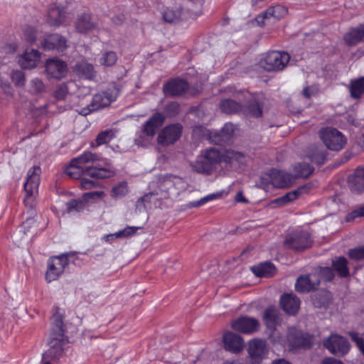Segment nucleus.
Listing matches in <instances>:
<instances>
[{
    "instance_id": "f257e3e1",
    "label": "nucleus",
    "mask_w": 364,
    "mask_h": 364,
    "mask_svg": "<svg viewBox=\"0 0 364 364\" xmlns=\"http://www.w3.org/2000/svg\"><path fill=\"white\" fill-rule=\"evenodd\" d=\"M41 173V169L38 166L31 167L27 172V178L24 183V189L26 191L24 203L28 209L29 217H28L22 224L21 228L23 230L24 234L36 223V220L33 218V216L36 215V211L33 207L35 205V198L38 192Z\"/></svg>"
},
{
    "instance_id": "f03ea898",
    "label": "nucleus",
    "mask_w": 364,
    "mask_h": 364,
    "mask_svg": "<svg viewBox=\"0 0 364 364\" xmlns=\"http://www.w3.org/2000/svg\"><path fill=\"white\" fill-rule=\"evenodd\" d=\"M102 166L96 165L95 166L81 167L77 164H73L71 161L70 165L66 168L65 173L72 178H78L82 174H85L93 178L103 179L112 177L114 175V170L111 166L107 159L102 160Z\"/></svg>"
},
{
    "instance_id": "7ed1b4c3",
    "label": "nucleus",
    "mask_w": 364,
    "mask_h": 364,
    "mask_svg": "<svg viewBox=\"0 0 364 364\" xmlns=\"http://www.w3.org/2000/svg\"><path fill=\"white\" fill-rule=\"evenodd\" d=\"M159 131V113H155L139 130L134 137V144L138 146L148 147L152 144L155 136Z\"/></svg>"
},
{
    "instance_id": "20e7f679",
    "label": "nucleus",
    "mask_w": 364,
    "mask_h": 364,
    "mask_svg": "<svg viewBox=\"0 0 364 364\" xmlns=\"http://www.w3.org/2000/svg\"><path fill=\"white\" fill-rule=\"evenodd\" d=\"M294 177L289 173L279 170H271L261 176V186L268 191L272 187L284 188L291 186Z\"/></svg>"
},
{
    "instance_id": "39448f33",
    "label": "nucleus",
    "mask_w": 364,
    "mask_h": 364,
    "mask_svg": "<svg viewBox=\"0 0 364 364\" xmlns=\"http://www.w3.org/2000/svg\"><path fill=\"white\" fill-rule=\"evenodd\" d=\"M319 136L326 146L332 151H340L346 144L344 135L333 127H326L321 130Z\"/></svg>"
},
{
    "instance_id": "423d86ee",
    "label": "nucleus",
    "mask_w": 364,
    "mask_h": 364,
    "mask_svg": "<svg viewBox=\"0 0 364 364\" xmlns=\"http://www.w3.org/2000/svg\"><path fill=\"white\" fill-rule=\"evenodd\" d=\"M247 353L249 364H261L269 353L267 342L260 338L251 339L248 342Z\"/></svg>"
},
{
    "instance_id": "0eeeda50",
    "label": "nucleus",
    "mask_w": 364,
    "mask_h": 364,
    "mask_svg": "<svg viewBox=\"0 0 364 364\" xmlns=\"http://www.w3.org/2000/svg\"><path fill=\"white\" fill-rule=\"evenodd\" d=\"M290 57L284 52L272 51L267 53L260 62L261 66L267 71L282 70L287 65Z\"/></svg>"
},
{
    "instance_id": "6e6552de",
    "label": "nucleus",
    "mask_w": 364,
    "mask_h": 364,
    "mask_svg": "<svg viewBox=\"0 0 364 364\" xmlns=\"http://www.w3.org/2000/svg\"><path fill=\"white\" fill-rule=\"evenodd\" d=\"M68 264V259L65 255L50 257L47 262L46 279L51 282L58 279L64 272L65 267Z\"/></svg>"
},
{
    "instance_id": "1a4fd4ad",
    "label": "nucleus",
    "mask_w": 364,
    "mask_h": 364,
    "mask_svg": "<svg viewBox=\"0 0 364 364\" xmlns=\"http://www.w3.org/2000/svg\"><path fill=\"white\" fill-rule=\"evenodd\" d=\"M77 33L88 34L99 29V23L91 13L83 11L77 15L74 23Z\"/></svg>"
},
{
    "instance_id": "9d476101",
    "label": "nucleus",
    "mask_w": 364,
    "mask_h": 364,
    "mask_svg": "<svg viewBox=\"0 0 364 364\" xmlns=\"http://www.w3.org/2000/svg\"><path fill=\"white\" fill-rule=\"evenodd\" d=\"M311 241L309 234L305 231L294 232L288 235L285 240V246L295 251H302L311 246Z\"/></svg>"
},
{
    "instance_id": "9b49d317",
    "label": "nucleus",
    "mask_w": 364,
    "mask_h": 364,
    "mask_svg": "<svg viewBox=\"0 0 364 364\" xmlns=\"http://www.w3.org/2000/svg\"><path fill=\"white\" fill-rule=\"evenodd\" d=\"M323 345L331 353L338 356L346 355L350 350L347 339L338 335H331L323 341Z\"/></svg>"
},
{
    "instance_id": "f8f14e48",
    "label": "nucleus",
    "mask_w": 364,
    "mask_h": 364,
    "mask_svg": "<svg viewBox=\"0 0 364 364\" xmlns=\"http://www.w3.org/2000/svg\"><path fill=\"white\" fill-rule=\"evenodd\" d=\"M46 74L48 78L61 80L64 78L68 73V66L65 62L57 58H50L45 63Z\"/></svg>"
},
{
    "instance_id": "ddd939ff",
    "label": "nucleus",
    "mask_w": 364,
    "mask_h": 364,
    "mask_svg": "<svg viewBox=\"0 0 364 364\" xmlns=\"http://www.w3.org/2000/svg\"><path fill=\"white\" fill-rule=\"evenodd\" d=\"M231 327L236 331L245 334H252L259 329L260 323L255 318L241 316L232 321Z\"/></svg>"
},
{
    "instance_id": "4468645a",
    "label": "nucleus",
    "mask_w": 364,
    "mask_h": 364,
    "mask_svg": "<svg viewBox=\"0 0 364 364\" xmlns=\"http://www.w3.org/2000/svg\"><path fill=\"white\" fill-rule=\"evenodd\" d=\"M319 284V274L314 271L300 276L295 283V289L298 292L306 293L317 289Z\"/></svg>"
},
{
    "instance_id": "2eb2a0df",
    "label": "nucleus",
    "mask_w": 364,
    "mask_h": 364,
    "mask_svg": "<svg viewBox=\"0 0 364 364\" xmlns=\"http://www.w3.org/2000/svg\"><path fill=\"white\" fill-rule=\"evenodd\" d=\"M287 343L291 349L309 348L311 346V338L301 331L291 328L287 333Z\"/></svg>"
},
{
    "instance_id": "dca6fc26",
    "label": "nucleus",
    "mask_w": 364,
    "mask_h": 364,
    "mask_svg": "<svg viewBox=\"0 0 364 364\" xmlns=\"http://www.w3.org/2000/svg\"><path fill=\"white\" fill-rule=\"evenodd\" d=\"M116 97L109 91L97 93L93 96L92 104L87 109H84L81 114H87L92 111H95L111 104L115 100Z\"/></svg>"
},
{
    "instance_id": "f3484780",
    "label": "nucleus",
    "mask_w": 364,
    "mask_h": 364,
    "mask_svg": "<svg viewBox=\"0 0 364 364\" xmlns=\"http://www.w3.org/2000/svg\"><path fill=\"white\" fill-rule=\"evenodd\" d=\"M67 18V14L65 9L56 4H51L47 12L46 22L53 27L63 26Z\"/></svg>"
},
{
    "instance_id": "a211bd4d",
    "label": "nucleus",
    "mask_w": 364,
    "mask_h": 364,
    "mask_svg": "<svg viewBox=\"0 0 364 364\" xmlns=\"http://www.w3.org/2000/svg\"><path fill=\"white\" fill-rule=\"evenodd\" d=\"M41 45L45 50H56L58 51H63L68 47L67 40L58 33L48 36L41 42Z\"/></svg>"
},
{
    "instance_id": "6ab92c4d",
    "label": "nucleus",
    "mask_w": 364,
    "mask_h": 364,
    "mask_svg": "<svg viewBox=\"0 0 364 364\" xmlns=\"http://www.w3.org/2000/svg\"><path fill=\"white\" fill-rule=\"evenodd\" d=\"M41 59V53L33 48L25 50L18 58V63L23 69H32L37 66Z\"/></svg>"
},
{
    "instance_id": "aec40b11",
    "label": "nucleus",
    "mask_w": 364,
    "mask_h": 364,
    "mask_svg": "<svg viewBox=\"0 0 364 364\" xmlns=\"http://www.w3.org/2000/svg\"><path fill=\"white\" fill-rule=\"evenodd\" d=\"M223 343L225 350L232 353H238L244 348L242 338L240 335L230 331L224 333Z\"/></svg>"
},
{
    "instance_id": "412c9836",
    "label": "nucleus",
    "mask_w": 364,
    "mask_h": 364,
    "mask_svg": "<svg viewBox=\"0 0 364 364\" xmlns=\"http://www.w3.org/2000/svg\"><path fill=\"white\" fill-rule=\"evenodd\" d=\"M287 14V9L286 7L281 5H277L269 8L262 15L258 16L256 18V21L258 24L262 26L265 24V20L270 19L271 18L279 20L284 18Z\"/></svg>"
},
{
    "instance_id": "4be33fe9",
    "label": "nucleus",
    "mask_w": 364,
    "mask_h": 364,
    "mask_svg": "<svg viewBox=\"0 0 364 364\" xmlns=\"http://www.w3.org/2000/svg\"><path fill=\"white\" fill-rule=\"evenodd\" d=\"M348 185L355 193L364 191V168H357L348 178Z\"/></svg>"
},
{
    "instance_id": "5701e85b",
    "label": "nucleus",
    "mask_w": 364,
    "mask_h": 364,
    "mask_svg": "<svg viewBox=\"0 0 364 364\" xmlns=\"http://www.w3.org/2000/svg\"><path fill=\"white\" fill-rule=\"evenodd\" d=\"M162 18L166 23H174L186 18V14L178 5H173L164 8Z\"/></svg>"
},
{
    "instance_id": "b1692460",
    "label": "nucleus",
    "mask_w": 364,
    "mask_h": 364,
    "mask_svg": "<svg viewBox=\"0 0 364 364\" xmlns=\"http://www.w3.org/2000/svg\"><path fill=\"white\" fill-rule=\"evenodd\" d=\"M182 127L179 124H172L164 128L161 133V144H172L178 139Z\"/></svg>"
},
{
    "instance_id": "393cba45",
    "label": "nucleus",
    "mask_w": 364,
    "mask_h": 364,
    "mask_svg": "<svg viewBox=\"0 0 364 364\" xmlns=\"http://www.w3.org/2000/svg\"><path fill=\"white\" fill-rule=\"evenodd\" d=\"M346 45L354 46L364 42V24L350 29L343 36Z\"/></svg>"
},
{
    "instance_id": "a878e982",
    "label": "nucleus",
    "mask_w": 364,
    "mask_h": 364,
    "mask_svg": "<svg viewBox=\"0 0 364 364\" xmlns=\"http://www.w3.org/2000/svg\"><path fill=\"white\" fill-rule=\"evenodd\" d=\"M280 304L285 312L289 314H294L299 309L300 300L294 294H287L281 297Z\"/></svg>"
},
{
    "instance_id": "bb28decb",
    "label": "nucleus",
    "mask_w": 364,
    "mask_h": 364,
    "mask_svg": "<svg viewBox=\"0 0 364 364\" xmlns=\"http://www.w3.org/2000/svg\"><path fill=\"white\" fill-rule=\"evenodd\" d=\"M188 87L187 82L182 80H173L164 87L166 95L176 96L183 94Z\"/></svg>"
},
{
    "instance_id": "cd10ccee",
    "label": "nucleus",
    "mask_w": 364,
    "mask_h": 364,
    "mask_svg": "<svg viewBox=\"0 0 364 364\" xmlns=\"http://www.w3.org/2000/svg\"><path fill=\"white\" fill-rule=\"evenodd\" d=\"M65 341L63 338L52 337L49 342L50 348L46 352V355L53 358L58 359L63 353V345Z\"/></svg>"
},
{
    "instance_id": "c85d7f7f",
    "label": "nucleus",
    "mask_w": 364,
    "mask_h": 364,
    "mask_svg": "<svg viewBox=\"0 0 364 364\" xmlns=\"http://www.w3.org/2000/svg\"><path fill=\"white\" fill-rule=\"evenodd\" d=\"M192 168L198 173L210 174L216 167L210 160L203 155L200 158L191 164Z\"/></svg>"
},
{
    "instance_id": "c756f323",
    "label": "nucleus",
    "mask_w": 364,
    "mask_h": 364,
    "mask_svg": "<svg viewBox=\"0 0 364 364\" xmlns=\"http://www.w3.org/2000/svg\"><path fill=\"white\" fill-rule=\"evenodd\" d=\"M192 168L198 173L210 174L216 167L210 160L203 155L200 158L191 164Z\"/></svg>"
},
{
    "instance_id": "7c9ffc66",
    "label": "nucleus",
    "mask_w": 364,
    "mask_h": 364,
    "mask_svg": "<svg viewBox=\"0 0 364 364\" xmlns=\"http://www.w3.org/2000/svg\"><path fill=\"white\" fill-rule=\"evenodd\" d=\"M263 320L268 328L274 329L279 321L278 309L274 306L267 308L264 311Z\"/></svg>"
},
{
    "instance_id": "2f4dec72",
    "label": "nucleus",
    "mask_w": 364,
    "mask_h": 364,
    "mask_svg": "<svg viewBox=\"0 0 364 364\" xmlns=\"http://www.w3.org/2000/svg\"><path fill=\"white\" fill-rule=\"evenodd\" d=\"M262 105L259 100L255 99L242 108L243 114L250 117H259L262 113Z\"/></svg>"
},
{
    "instance_id": "473e14b6",
    "label": "nucleus",
    "mask_w": 364,
    "mask_h": 364,
    "mask_svg": "<svg viewBox=\"0 0 364 364\" xmlns=\"http://www.w3.org/2000/svg\"><path fill=\"white\" fill-rule=\"evenodd\" d=\"M76 73L85 79L91 80L95 76V71L92 64L87 62H81L75 65Z\"/></svg>"
},
{
    "instance_id": "72a5a7b5",
    "label": "nucleus",
    "mask_w": 364,
    "mask_h": 364,
    "mask_svg": "<svg viewBox=\"0 0 364 364\" xmlns=\"http://www.w3.org/2000/svg\"><path fill=\"white\" fill-rule=\"evenodd\" d=\"M129 191L128 184L126 181H120L114 184L110 191V196L113 199H120L125 197Z\"/></svg>"
},
{
    "instance_id": "f704fd0d",
    "label": "nucleus",
    "mask_w": 364,
    "mask_h": 364,
    "mask_svg": "<svg viewBox=\"0 0 364 364\" xmlns=\"http://www.w3.org/2000/svg\"><path fill=\"white\" fill-rule=\"evenodd\" d=\"M47 87L42 79L34 77L31 79L28 85V91L31 95H41L46 92Z\"/></svg>"
},
{
    "instance_id": "c9c22d12",
    "label": "nucleus",
    "mask_w": 364,
    "mask_h": 364,
    "mask_svg": "<svg viewBox=\"0 0 364 364\" xmlns=\"http://www.w3.org/2000/svg\"><path fill=\"white\" fill-rule=\"evenodd\" d=\"M253 272L258 277H271L275 273L274 266L269 262L261 264L252 267Z\"/></svg>"
},
{
    "instance_id": "e433bc0d",
    "label": "nucleus",
    "mask_w": 364,
    "mask_h": 364,
    "mask_svg": "<svg viewBox=\"0 0 364 364\" xmlns=\"http://www.w3.org/2000/svg\"><path fill=\"white\" fill-rule=\"evenodd\" d=\"M306 189L307 188L306 186L300 187L296 190L287 193L284 196L276 199L274 201L280 205H284L296 199L301 194L304 193Z\"/></svg>"
},
{
    "instance_id": "4c0bfd02",
    "label": "nucleus",
    "mask_w": 364,
    "mask_h": 364,
    "mask_svg": "<svg viewBox=\"0 0 364 364\" xmlns=\"http://www.w3.org/2000/svg\"><path fill=\"white\" fill-rule=\"evenodd\" d=\"M52 331L53 337H63V318L60 314L56 313L53 316L52 318Z\"/></svg>"
},
{
    "instance_id": "58836bf2",
    "label": "nucleus",
    "mask_w": 364,
    "mask_h": 364,
    "mask_svg": "<svg viewBox=\"0 0 364 364\" xmlns=\"http://www.w3.org/2000/svg\"><path fill=\"white\" fill-rule=\"evenodd\" d=\"M348 261L344 257H339L332 261V266L338 274L343 277L349 274Z\"/></svg>"
},
{
    "instance_id": "ea45409f",
    "label": "nucleus",
    "mask_w": 364,
    "mask_h": 364,
    "mask_svg": "<svg viewBox=\"0 0 364 364\" xmlns=\"http://www.w3.org/2000/svg\"><path fill=\"white\" fill-rule=\"evenodd\" d=\"M117 60V53L112 50L105 51L102 53L98 63L103 67H112Z\"/></svg>"
},
{
    "instance_id": "a19ab883",
    "label": "nucleus",
    "mask_w": 364,
    "mask_h": 364,
    "mask_svg": "<svg viewBox=\"0 0 364 364\" xmlns=\"http://www.w3.org/2000/svg\"><path fill=\"white\" fill-rule=\"evenodd\" d=\"M293 171L294 178L299 177L305 178L308 177L312 173L313 168L308 163H298L294 165Z\"/></svg>"
},
{
    "instance_id": "79ce46f5",
    "label": "nucleus",
    "mask_w": 364,
    "mask_h": 364,
    "mask_svg": "<svg viewBox=\"0 0 364 364\" xmlns=\"http://www.w3.org/2000/svg\"><path fill=\"white\" fill-rule=\"evenodd\" d=\"M220 108L223 112L228 114L235 113L242 109V107L238 103L229 99L222 100L220 103Z\"/></svg>"
},
{
    "instance_id": "37998d69",
    "label": "nucleus",
    "mask_w": 364,
    "mask_h": 364,
    "mask_svg": "<svg viewBox=\"0 0 364 364\" xmlns=\"http://www.w3.org/2000/svg\"><path fill=\"white\" fill-rule=\"evenodd\" d=\"M99 160L98 156L91 152H85L80 156L73 159V164H77L81 167H84V165L90 162H95Z\"/></svg>"
},
{
    "instance_id": "c03bdc74",
    "label": "nucleus",
    "mask_w": 364,
    "mask_h": 364,
    "mask_svg": "<svg viewBox=\"0 0 364 364\" xmlns=\"http://www.w3.org/2000/svg\"><path fill=\"white\" fill-rule=\"evenodd\" d=\"M116 136V130L106 129L101 132L96 138L97 146H100L109 142Z\"/></svg>"
},
{
    "instance_id": "a18cd8bd",
    "label": "nucleus",
    "mask_w": 364,
    "mask_h": 364,
    "mask_svg": "<svg viewBox=\"0 0 364 364\" xmlns=\"http://www.w3.org/2000/svg\"><path fill=\"white\" fill-rule=\"evenodd\" d=\"M364 93V77L352 82L350 85V94L354 98L360 97Z\"/></svg>"
},
{
    "instance_id": "49530a36",
    "label": "nucleus",
    "mask_w": 364,
    "mask_h": 364,
    "mask_svg": "<svg viewBox=\"0 0 364 364\" xmlns=\"http://www.w3.org/2000/svg\"><path fill=\"white\" fill-rule=\"evenodd\" d=\"M224 161L229 162L230 164H233L235 162H237L242 164L244 162L245 156L238 151H235L234 150H228L225 154L223 155Z\"/></svg>"
},
{
    "instance_id": "de8ad7c7",
    "label": "nucleus",
    "mask_w": 364,
    "mask_h": 364,
    "mask_svg": "<svg viewBox=\"0 0 364 364\" xmlns=\"http://www.w3.org/2000/svg\"><path fill=\"white\" fill-rule=\"evenodd\" d=\"M221 196H222V192H218L215 193L209 194V195L200 198L198 200L189 203L188 207L189 208H196V207L201 206L209 201L219 198Z\"/></svg>"
},
{
    "instance_id": "09e8293b",
    "label": "nucleus",
    "mask_w": 364,
    "mask_h": 364,
    "mask_svg": "<svg viewBox=\"0 0 364 364\" xmlns=\"http://www.w3.org/2000/svg\"><path fill=\"white\" fill-rule=\"evenodd\" d=\"M203 155L205 156V159L210 160L215 166L224 160L223 155L215 149L207 150Z\"/></svg>"
},
{
    "instance_id": "8fccbe9b",
    "label": "nucleus",
    "mask_w": 364,
    "mask_h": 364,
    "mask_svg": "<svg viewBox=\"0 0 364 364\" xmlns=\"http://www.w3.org/2000/svg\"><path fill=\"white\" fill-rule=\"evenodd\" d=\"M141 228L139 226H127L123 230H119L114 233L111 237L125 238L128 237H131L135 235L138 230H140Z\"/></svg>"
},
{
    "instance_id": "3c124183",
    "label": "nucleus",
    "mask_w": 364,
    "mask_h": 364,
    "mask_svg": "<svg viewBox=\"0 0 364 364\" xmlns=\"http://www.w3.org/2000/svg\"><path fill=\"white\" fill-rule=\"evenodd\" d=\"M85 201L82 200H70L67 203V209L69 213L81 212L85 208Z\"/></svg>"
},
{
    "instance_id": "603ef678",
    "label": "nucleus",
    "mask_w": 364,
    "mask_h": 364,
    "mask_svg": "<svg viewBox=\"0 0 364 364\" xmlns=\"http://www.w3.org/2000/svg\"><path fill=\"white\" fill-rule=\"evenodd\" d=\"M174 191L173 182L171 177L161 180V191L164 193V198H168L171 192Z\"/></svg>"
},
{
    "instance_id": "864d4df0",
    "label": "nucleus",
    "mask_w": 364,
    "mask_h": 364,
    "mask_svg": "<svg viewBox=\"0 0 364 364\" xmlns=\"http://www.w3.org/2000/svg\"><path fill=\"white\" fill-rule=\"evenodd\" d=\"M68 93L69 92L67 84L63 83L57 86L53 92V97L57 100H63L66 98Z\"/></svg>"
},
{
    "instance_id": "5fc2aeb1",
    "label": "nucleus",
    "mask_w": 364,
    "mask_h": 364,
    "mask_svg": "<svg viewBox=\"0 0 364 364\" xmlns=\"http://www.w3.org/2000/svg\"><path fill=\"white\" fill-rule=\"evenodd\" d=\"M315 272H318L319 274V280L321 279L326 281H331L334 277V273L331 268L330 267H318L314 270Z\"/></svg>"
},
{
    "instance_id": "6e6d98bb",
    "label": "nucleus",
    "mask_w": 364,
    "mask_h": 364,
    "mask_svg": "<svg viewBox=\"0 0 364 364\" xmlns=\"http://www.w3.org/2000/svg\"><path fill=\"white\" fill-rule=\"evenodd\" d=\"M11 78L12 82L17 86H23L25 83V75L21 70L12 71Z\"/></svg>"
},
{
    "instance_id": "4d7b16f0",
    "label": "nucleus",
    "mask_w": 364,
    "mask_h": 364,
    "mask_svg": "<svg viewBox=\"0 0 364 364\" xmlns=\"http://www.w3.org/2000/svg\"><path fill=\"white\" fill-rule=\"evenodd\" d=\"M348 255L351 259L355 260L364 259V247L350 250Z\"/></svg>"
},
{
    "instance_id": "13d9d810",
    "label": "nucleus",
    "mask_w": 364,
    "mask_h": 364,
    "mask_svg": "<svg viewBox=\"0 0 364 364\" xmlns=\"http://www.w3.org/2000/svg\"><path fill=\"white\" fill-rule=\"evenodd\" d=\"M352 341H353L357 346L358 347L359 350L362 352V353L364 355V339L363 337L359 336L358 333L355 332H351L349 333Z\"/></svg>"
},
{
    "instance_id": "bf43d9fd",
    "label": "nucleus",
    "mask_w": 364,
    "mask_h": 364,
    "mask_svg": "<svg viewBox=\"0 0 364 364\" xmlns=\"http://www.w3.org/2000/svg\"><path fill=\"white\" fill-rule=\"evenodd\" d=\"M104 196H105V193L102 191L88 192L83 195V200L89 201L90 200H94L95 198H103Z\"/></svg>"
},
{
    "instance_id": "052dcab7",
    "label": "nucleus",
    "mask_w": 364,
    "mask_h": 364,
    "mask_svg": "<svg viewBox=\"0 0 364 364\" xmlns=\"http://www.w3.org/2000/svg\"><path fill=\"white\" fill-rule=\"evenodd\" d=\"M25 36L29 43H34L36 39V31L31 27H28L24 31Z\"/></svg>"
},
{
    "instance_id": "680f3d73",
    "label": "nucleus",
    "mask_w": 364,
    "mask_h": 364,
    "mask_svg": "<svg viewBox=\"0 0 364 364\" xmlns=\"http://www.w3.org/2000/svg\"><path fill=\"white\" fill-rule=\"evenodd\" d=\"M364 216V206L358 208L357 209L352 211L346 218L348 221L353 220L355 218Z\"/></svg>"
},
{
    "instance_id": "e2e57ef3",
    "label": "nucleus",
    "mask_w": 364,
    "mask_h": 364,
    "mask_svg": "<svg viewBox=\"0 0 364 364\" xmlns=\"http://www.w3.org/2000/svg\"><path fill=\"white\" fill-rule=\"evenodd\" d=\"M222 134L225 139H229L234 132V126L232 124H225L223 128Z\"/></svg>"
},
{
    "instance_id": "0e129e2a",
    "label": "nucleus",
    "mask_w": 364,
    "mask_h": 364,
    "mask_svg": "<svg viewBox=\"0 0 364 364\" xmlns=\"http://www.w3.org/2000/svg\"><path fill=\"white\" fill-rule=\"evenodd\" d=\"M96 183L93 181L82 178L80 180V185L84 189H90L95 186Z\"/></svg>"
},
{
    "instance_id": "69168bd1",
    "label": "nucleus",
    "mask_w": 364,
    "mask_h": 364,
    "mask_svg": "<svg viewBox=\"0 0 364 364\" xmlns=\"http://www.w3.org/2000/svg\"><path fill=\"white\" fill-rule=\"evenodd\" d=\"M311 161L316 164H323L325 159V156L323 153H317L310 156Z\"/></svg>"
},
{
    "instance_id": "338daca9",
    "label": "nucleus",
    "mask_w": 364,
    "mask_h": 364,
    "mask_svg": "<svg viewBox=\"0 0 364 364\" xmlns=\"http://www.w3.org/2000/svg\"><path fill=\"white\" fill-rule=\"evenodd\" d=\"M321 364H343L341 361L333 358H327L323 360Z\"/></svg>"
},
{
    "instance_id": "774afa93",
    "label": "nucleus",
    "mask_w": 364,
    "mask_h": 364,
    "mask_svg": "<svg viewBox=\"0 0 364 364\" xmlns=\"http://www.w3.org/2000/svg\"><path fill=\"white\" fill-rule=\"evenodd\" d=\"M314 92V90L311 87H306L303 90V93L306 97H310Z\"/></svg>"
}]
</instances>
